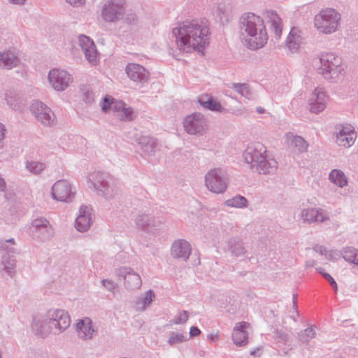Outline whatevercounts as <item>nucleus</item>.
Wrapping results in <instances>:
<instances>
[{"label":"nucleus","instance_id":"nucleus-33","mask_svg":"<svg viewBox=\"0 0 358 358\" xmlns=\"http://www.w3.org/2000/svg\"><path fill=\"white\" fill-rule=\"evenodd\" d=\"M224 204L229 207L243 208L248 205L247 199L241 195H236L224 201Z\"/></svg>","mask_w":358,"mask_h":358},{"label":"nucleus","instance_id":"nucleus-32","mask_svg":"<svg viewBox=\"0 0 358 358\" xmlns=\"http://www.w3.org/2000/svg\"><path fill=\"white\" fill-rule=\"evenodd\" d=\"M298 29L292 28L287 38V45L291 50H296L299 45L300 36L298 34Z\"/></svg>","mask_w":358,"mask_h":358},{"label":"nucleus","instance_id":"nucleus-23","mask_svg":"<svg viewBox=\"0 0 358 358\" xmlns=\"http://www.w3.org/2000/svg\"><path fill=\"white\" fill-rule=\"evenodd\" d=\"M142 151L147 155H152L155 152L156 140L150 136H141L137 140Z\"/></svg>","mask_w":358,"mask_h":358},{"label":"nucleus","instance_id":"nucleus-28","mask_svg":"<svg viewBox=\"0 0 358 358\" xmlns=\"http://www.w3.org/2000/svg\"><path fill=\"white\" fill-rule=\"evenodd\" d=\"M199 103L205 108L212 111L221 112L223 110L220 102L216 101L213 97L203 95L199 98Z\"/></svg>","mask_w":358,"mask_h":358},{"label":"nucleus","instance_id":"nucleus-39","mask_svg":"<svg viewBox=\"0 0 358 358\" xmlns=\"http://www.w3.org/2000/svg\"><path fill=\"white\" fill-rule=\"evenodd\" d=\"M121 20H123L128 24L135 25L138 23V18L136 13L132 10H125L123 19Z\"/></svg>","mask_w":358,"mask_h":358},{"label":"nucleus","instance_id":"nucleus-6","mask_svg":"<svg viewBox=\"0 0 358 358\" xmlns=\"http://www.w3.org/2000/svg\"><path fill=\"white\" fill-rule=\"evenodd\" d=\"M127 7L126 0H106L101 8V17L105 22H117L123 19Z\"/></svg>","mask_w":358,"mask_h":358},{"label":"nucleus","instance_id":"nucleus-19","mask_svg":"<svg viewBox=\"0 0 358 358\" xmlns=\"http://www.w3.org/2000/svg\"><path fill=\"white\" fill-rule=\"evenodd\" d=\"M225 252H229L231 257H238L246 253L243 241L238 237L229 238L226 243Z\"/></svg>","mask_w":358,"mask_h":358},{"label":"nucleus","instance_id":"nucleus-1","mask_svg":"<svg viewBox=\"0 0 358 358\" xmlns=\"http://www.w3.org/2000/svg\"><path fill=\"white\" fill-rule=\"evenodd\" d=\"M178 49L180 52H189L192 50L202 52L209 43V22L207 20L185 21L173 29Z\"/></svg>","mask_w":358,"mask_h":358},{"label":"nucleus","instance_id":"nucleus-15","mask_svg":"<svg viewBox=\"0 0 358 358\" xmlns=\"http://www.w3.org/2000/svg\"><path fill=\"white\" fill-rule=\"evenodd\" d=\"M125 71L130 80L139 83L147 82L150 75L149 72L144 66L135 63L128 64L126 66Z\"/></svg>","mask_w":358,"mask_h":358},{"label":"nucleus","instance_id":"nucleus-26","mask_svg":"<svg viewBox=\"0 0 358 358\" xmlns=\"http://www.w3.org/2000/svg\"><path fill=\"white\" fill-rule=\"evenodd\" d=\"M125 103L122 101H115L113 98L109 96L104 97L102 104V110L104 112L108 110H112L114 112H121Z\"/></svg>","mask_w":358,"mask_h":358},{"label":"nucleus","instance_id":"nucleus-52","mask_svg":"<svg viewBox=\"0 0 358 358\" xmlns=\"http://www.w3.org/2000/svg\"><path fill=\"white\" fill-rule=\"evenodd\" d=\"M201 331L200 329L196 327H192L190 328V331H189V336L190 337H194V336H199L200 334H201Z\"/></svg>","mask_w":358,"mask_h":358},{"label":"nucleus","instance_id":"nucleus-48","mask_svg":"<svg viewBox=\"0 0 358 358\" xmlns=\"http://www.w3.org/2000/svg\"><path fill=\"white\" fill-rule=\"evenodd\" d=\"M323 277L329 282L334 291L337 292L338 286L334 279L329 273L323 274Z\"/></svg>","mask_w":358,"mask_h":358},{"label":"nucleus","instance_id":"nucleus-47","mask_svg":"<svg viewBox=\"0 0 358 358\" xmlns=\"http://www.w3.org/2000/svg\"><path fill=\"white\" fill-rule=\"evenodd\" d=\"M91 66H96L97 64L96 58L97 57L98 52L96 49V45L94 42L91 39Z\"/></svg>","mask_w":358,"mask_h":358},{"label":"nucleus","instance_id":"nucleus-64","mask_svg":"<svg viewBox=\"0 0 358 358\" xmlns=\"http://www.w3.org/2000/svg\"><path fill=\"white\" fill-rule=\"evenodd\" d=\"M90 329H91V338H92V333L95 331V330L93 329V327L91 326L90 327Z\"/></svg>","mask_w":358,"mask_h":358},{"label":"nucleus","instance_id":"nucleus-61","mask_svg":"<svg viewBox=\"0 0 358 358\" xmlns=\"http://www.w3.org/2000/svg\"><path fill=\"white\" fill-rule=\"evenodd\" d=\"M13 3L22 4L25 0H10Z\"/></svg>","mask_w":358,"mask_h":358},{"label":"nucleus","instance_id":"nucleus-49","mask_svg":"<svg viewBox=\"0 0 358 358\" xmlns=\"http://www.w3.org/2000/svg\"><path fill=\"white\" fill-rule=\"evenodd\" d=\"M351 133H355L351 127H343L337 134H342V136H350Z\"/></svg>","mask_w":358,"mask_h":358},{"label":"nucleus","instance_id":"nucleus-37","mask_svg":"<svg viewBox=\"0 0 358 358\" xmlns=\"http://www.w3.org/2000/svg\"><path fill=\"white\" fill-rule=\"evenodd\" d=\"M187 340V339L186 336H185L182 334L171 331L169 333L167 342L170 345L173 346L176 344L184 343Z\"/></svg>","mask_w":358,"mask_h":358},{"label":"nucleus","instance_id":"nucleus-13","mask_svg":"<svg viewBox=\"0 0 358 358\" xmlns=\"http://www.w3.org/2000/svg\"><path fill=\"white\" fill-rule=\"evenodd\" d=\"M31 110L36 118L43 124L50 125L54 121L53 113L42 102L34 101L31 104Z\"/></svg>","mask_w":358,"mask_h":358},{"label":"nucleus","instance_id":"nucleus-36","mask_svg":"<svg viewBox=\"0 0 358 358\" xmlns=\"http://www.w3.org/2000/svg\"><path fill=\"white\" fill-rule=\"evenodd\" d=\"M315 335L316 332L313 327H308L298 334L300 341L303 343H308Z\"/></svg>","mask_w":358,"mask_h":358},{"label":"nucleus","instance_id":"nucleus-51","mask_svg":"<svg viewBox=\"0 0 358 358\" xmlns=\"http://www.w3.org/2000/svg\"><path fill=\"white\" fill-rule=\"evenodd\" d=\"M313 250L322 255H327V250L324 246L316 245L314 246Z\"/></svg>","mask_w":358,"mask_h":358},{"label":"nucleus","instance_id":"nucleus-17","mask_svg":"<svg viewBox=\"0 0 358 358\" xmlns=\"http://www.w3.org/2000/svg\"><path fill=\"white\" fill-rule=\"evenodd\" d=\"M327 96L322 90L315 89L309 100L310 112L317 114L326 108Z\"/></svg>","mask_w":358,"mask_h":358},{"label":"nucleus","instance_id":"nucleus-53","mask_svg":"<svg viewBox=\"0 0 358 358\" xmlns=\"http://www.w3.org/2000/svg\"><path fill=\"white\" fill-rule=\"evenodd\" d=\"M80 92L82 93V95H83V99L84 101H87L88 99V93H89V90H88V87L87 86H85L83 87H82L80 89Z\"/></svg>","mask_w":358,"mask_h":358},{"label":"nucleus","instance_id":"nucleus-29","mask_svg":"<svg viewBox=\"0 0 358 358\" xmlns=\"http://www.w3.org/2000/svg\"><path fill=\"white\" fill-rule=\"evenodd\" d=\"M329 178L331 182L340 187H343L348 184L347 178L344 173L341 170H332L329 173Z\"/></svg>","mask_w":358,"mask_h":358},{"label":"nucleus","instance_id":"nucleus-16","mask_svg":"<svg viewBox=\"0 0 358 358\" xmlns=\"http://www.w3.org/2000/svg\"><path fill=\"white\" fill-rule=\"evenodd\" d=\"M192 248L189 242L184 239L175 241L171 248V255L174 259L187 261L191 254Z\"/></svg>","mask_w":358,"mask_h":358},{"label":"nucleus","instance_id":"nucleus-7","mask_svg":"<svg viewBox=\"0 0 358 358\" xmlns=\"http://www.w3.org/2000/svg\"><path fill=\"white\" fill-rule=\"evenodd\" d=\"M340 15L332 8L322 10L315 17V26L324 34L334 32L338 27Z\"/></svg>","mask_w":358,"mask_h":358},{"label":"nucleus","instance_id":"nucleus-45","mask_svg":"<svg viewBox=\"0 0 358 358\" xmlns=\"http://www.w3.org/2000/svg\"><path fill=\"white\" fill-rule=\"evenodd\" d=\"M32 227L36 230L41 229V228H48V222L45 219H36L32 222Z\"/></svg>","mask_w":358,"mask_h":358},{"label":"nucleus","instance_id":"nucleus-60","mask_svg":"<svg viewBox=\"0 0 358 358\" xmlns=\"http://www.w3.org/2000/svg\"><path fill=\"white\" fill-rule=\"evenodd\" d=\"M257 112L259 114H262V113H264L265 112V109L264 108H262V107H257Z\"/></svg>","mask_w":358,"mask_h":358},{"label":"nucleus","instance_id":"nucleus-63","mask_svg":"<svg viewBox=\"0 0 358 358\" xmlns=\"http://www.w3.org/2000/svg\"><path fill=\"white\" fill-rule=\"evenodd\" d=\"M217 338V336H215L213 334L209 335V339H210L211 341H215Z\"/></svg>","mask_w":358,"mask_h":358},{"label":"nucleus","instance_id":"nucleus-59","mask_svg":"<svg viewBox=\"0 0 358 358\" xmlns=\"http://www.w3.org/2000/svg\"><path fill=\"white\" fill-rule=\"evenodd\" d=\"M5 187V182L3 179L0 177V190H3Z\"/></svg>","mask_w":358,"mask_h":358},{"label":"nucleus","instance_id":"nucleus-18","mask_svg":"<svg viewBox=\"0 0 358 358\" xmlns=\"http://www.w3.org/2000/svg\"><path fill=\"white\" fill-rule=\"evenodd\" d=\"M135 222L137 228L142 231H148L152 228L159 227L162 224L159 220L144 213L137 215Z\"/></svg>","mask_w":358,"mask_h":358},{"label":"nucleus","instance_id":"nucleus-2","mask_svg":"<svg viewBox=\"0 0 358 358\" xmlns=\"http://www.w3.org/2000/svg\"><path fill=\"white\" fill-rule=\"evenodd\" d=\"M240 29L248 37L249 48L257 50L262 48L268 41V35L263 20L252 13H244L240 17Z\"/></svg>","mask_w":358,"mask_h":358},{"label":"nucleus","instance_id":"nucleus-25","mask_svg":"<svg viewBox=\"0 0 358 358\" xmlns=\"http://www.w3.org/2000/svg\"><path fill=\"white\" fill-rule=\"evenodd\" d=\"M53 324L57 325L61 330L66 329L71 322L70 317L66 312L62 310H56L54 313Z\"/></svg>","mask_w":358,"mask_h":358},{"label":"nucleus","instance_id":"nucleus-54","mask_svg":"<svg viewBox=\"0 0 358 358\" xmlns=\"http://www.w3.org/2000/svg\"><path fill=\"white\" fill-rule=\"evenodd\" d=\"M297 294H293V308L295 310L297 315H299V312H298V310H297Z\"/></svg>","mask_w":358,"mask_h":358},{"label":"nucleus","instance_id":"nucleus-41","mask_svg":"<svg viewBox=\"0 0 358 358\" xmlns=\"http://www.w3.org/2000/svg\"><path fill=\"white\" fill-rule=\"evenodd\" d=\"M89 43H90V38L84 35H82L79 37V43L81 47V48L85 52V56L87 58L88 57V51H89Z\"/></svg>","mask_w":358,"mask_h":358},{"label":"nucleus","instance_id":"nucleus-57","mask_svg":"<svg viewBox=\"0 0 358 358\" xmlns=\"http://www.w3.org/2000/svg\"><path fill=\"white\" fill-rule=\"evenodd\" d=\"M315 265V260H308L306 263V266L307 267H313Z\"/></svg>","mask_w":358,"mask_h":358},{"label":"nucleus","instance_id":"nucleus-55","mask_svg":"<svg viewBox=\"0 0 358 358\" xmlns=\"http://www.w3.org/2000/svg\"><path fill=\"white\" fill-rule=\"evenodd\" d=\"M217 12L218 15L220 16V17L222 18L221 15L224 13V6L223 5H219V6L217 7Z\"/></svg>","mask_w":358,"mask_h":358},{"label":"nucleus","instance_id":"nucleus-30","mask_svg":"<svg viewBox=\"0 0 358 358\" xmlns=\"http://www.w3.org/2000/svg\"><path fill=\"white\" fill-rule=\"evenodd\" d=\"M17 60L15 55L10 52L0 53V67L4 69H10L15 66Z\"/></svg>","mask_w":358,"mask_h":358},{"label":"nucleus","instance_id":"nucleus-5","mask_svg":"<svg viewBox=\"0 0 358 358\" xmlns=\"http://www.w3.org/2000/svg\"><path fill=\"white\" fill-rule=\"evenodd\" d=\"M91 183L97 194L104 196L108 200L115 198L119 194V189L108 173L97 172L94 173L93 181H91Z\"/></svg>","mask_w":358,"mask_h":358},{"label":"nucleus","instance_id":"nucleus-43","mask_svg":"<svg viewBox=\"0 0 358 358\" xmlns=\"http://www.w3.org/2000/svg\"><path fill=\"white\" fill-rule=\"evenodd\" d=\"M120 119L122 120L131 121L133 119V109L130 107H124L122 110Z\"/></svg>","mask_w":358,"mask_h":358},{"label":"nucleus","instance_id":"nucleus-8","mask_svg":"<svg viewBox=\"0 0 358 358\" xmlns=\"http://www.w3.org/2000/svg\"><path fill=\"white\" fill-rule=\"evenodd\" d=\"M205 183L207 188L212 192L216 194L224 192L227 187L225 171L220 168L210 170L205 176Z\"/></svg>","mask_w":358,"mask_h":358},{"label":"nucleus","instance_id":"nucleus-12","mask_svg":"<svg viewBox=\"0 0 358 358\" xmlns=\"http://www.w3.org/2000/svg\"><path fill=\"white\" fill-rule=\"evenodd\" d=\"M48 80L51 86L57 91L64 90L71 82L70 74L57 69L50 71Z\"/></svg>","mask_w":358,"mask_h":358},{"label":"nucleus","instance_id":"nucleus-62","mask_svg":"<svg viewBox=\"0 0 358 358\" xmlns=\"http://www.w3.org/2000/svg\"><path fill=\"white\" fill-rule=\"evenodd\" d=\"M316 270L318 271V273H320V274H322L323 275V274L326 273L325 272H324V268H322V267H318L316 268Z\"/></svg>","mask_w":358,"mask_h":358},{"label":"nucleus","instance_id":"nucleus-24","mask_svg":"<svg viewBox=\"0 0 358 358\" xmlns=\"http://www.w3.org/2000/svg\"><path fill=\"white\" fill-rule=\"evenodd\" d=\"M155 298L152 290L147 291L144 294L138 297L135 303V308L138 311H144L149 306Z\"/></svg>","mask_w":358,"mask_h":358},{"label":"nucleus","instance_id":"nucleus-9","mask_svg":"<svg viewBox=\"0 0 358 358\" xmlns=\"http://www.w3.org/2000/svg\"><path fill=\"white\" fill-rule=\"evenodd\" d=\"M185 131L190 135H202L208 129L206 118L200 113L187 115L183 121Z\"/></svg>","mask_w":358,"mask_h":358},{"label":"nucleus","instance_id":"nucleus-3","mask_svg":"<svg viewBox=\"0 0 358 358\" xmlns=\"http://www.w3.org/2000/svg\"><path fill=\"white\" fill-rule=\"evenodd\" d=\"M266 148L257 142L248 146L243 154L245 163L250 164V169L260 174H273L278 169V162L273 158H267Z\"/></svg>","mask_w":358,"mask_h":358},{"label":"nucleus","instance_id":"nucleus-10","mask_svg":"<svg viewBox=\"0 0 358 358\" xmlns=\"http://www.w3.org/2000/svg\"><path fill=\"white\" fill-rule=\"evenodd\" d=\"M115 275L120 280H124V285L128 290L139 289L142 285L140 275L131 268L122 266L115 269Z\"/></svg>","mask_w":358,"mask_h":358},{"label":"nucleus","instance_id":"nucleus-22","mask_svg":"<svg viewBox=\"0 0 358 358\" xmlns=\"http://www.w3.org/2000/svg\"><path fill=\"white\" fill-rule=\"evenodd\" d=\"M264 15L268 23H271V29L274 31L276 37H280L282 33V22L278 14L272 10H266L264 12Z\"/></svg>","mask_w":358,"mask_h":358},{"label":"nucleus","instance_id":"nucleus-50","mask_svg":"<svg viewBox=\"0 0 358 358\" xmlns=\"http://www.w3.org/2000/svg\"><path fill=\"white\" fill-rule=\"evenodd\" d=\"M73 6H81L85 4V0H65Z\"/></svg>","mask_w":358,"mask_h":358},{"label":"nucleus","instance_id":"nucleus-11","mask_svg":"<svg viewBox=\"0 0 358 358\" xmlns=\"http://www.w3.org/2000/svg\"><path fill=\"white\" fill-rule=\"evenodd\" d=\"M74 194L71 185L65 180L57 181L52 187V198L59 201H69Z\"/></svg>","mask_w":358,"mask_h":358},{"label":"nucleus","instance_id":"nucleus-34","mask_svg":"<svg viewBox=\"0 0 358 358\" xmlns=\"http://www.w3.org/2000/svg\"><path fill=\"white\" fill-rule=\"evenodd\" d=\"M342 256L345 261L358 265V250L352 247L345 248L342 251Z\"/></svg>","mask_w":358,"mask_h":358},{"label":"nucleus","instance_id":"nucleus-44","mask_svg":"<svg viewBox=\"0 0 358 358\" xmlns=\"http://www.w3.org/2000/svg\"><path fill=\"white\" fill-rule=\"evenodd\" d=\"M189 315L187 311L182 310L180 313L178 317L172 320V323L175 324H184L188 320Z\"/></svg>","mask_w":358,"mask_h":358},{"label":"nucleus","instance_id":"nucleus-31","mask_svg":"<svg viewBox=\"0 0 358 358\" xmlns=\"http://www.w3.org/2000/svg\"><path fill=\"white\" fill-rule=\"evenodd\" d=\"M287 140H290L292 145H294L299 152H306L308 148L306 141L299 136H294L292 134H287Z\"/></svg>","mask_w":358,"mask_h":358},{"label":"nucleus","instance_id":"nucleus-58","mask_svg":"<svg viewBox=\"0 0 358 358\" xmlns=\"http://www.w3.org/2000/svg\"><path fill=\"white\" fill-rule=\"evenodd\" d=\"M259 350V348H257L255 350H251L250 352V355L251 356H254V357H259V355H258Z\"/></svg>","mask_w":358,"mask_h":358},{"label":"nucleus","instance_id":"nucleus-35","mask_svg":"<svg viewBox=\"0 0 358 358\" xmlns=\"http://www.w3.org/2000/svg\"><path fill=\"white\" fill-rule=\"evenodd\" d=\"M355 137V133H351L350 136H342V134H336V143L339 146L348 148L353 145Z\"/></svg>","mask_w":358,"mask_h":358},{"label":"nucleus","instance_id":"nucleus-20","mask_svg":"<svg viewBox=\"0 0 358 358\" xmlns=\"http://www.w3.org/2000/svg\"><path fill=\"white\" fill-rule=\"evenodd\" d=\"M249 326L246 322H238L236 324L233 333L232 339L235 345L243 346L248 343V333L245 331Z\"/></svg>","mask_w":358,"mask_h":358},{"label":"nucleus","instance_id":"nucleus-14","mask_svg":"<svg viewBox=\"0 0 358 358\" xmlns=\"http://www.w3.org/2000/svg\"><path fill=\"white\" fill-rule=\"evenodd\" d=\"M301 218L304 222H323L329 220V213L322 208H304L302 209L300 214Z\"/></svg>","mask_w":358,"mask_h":358},{"label":"nucleus","instance_id":"nucleus-27","mask_svg":"<svg viewBox=\"0 0 358 358\" xmlns=\"http://www.w3.org/2000/svg\"><path fill=\"white\" fill-rule=\"evenodd\" d=\"M231 88L248 100H253L255 99L254 92L247 83H232Z\"/></svg>","mask_w":358,"mask_h":358},{"label":"nucleus","instance_id":"nucleus-38","mask_svg":"<svg viewBox=\"0 0 358 358\" xmlns=\"http://www.w3.org/2000/svg\"><path fill=\"white\" fill-rule=\"evenodd\" d=\"M76 331L80 338L86 339L90 332L89 323L86 324L84 320H79L76 324Z\"/></svg>","mask_w":358,"mask_h":358},{"label":"nucleus","instance_id":"nucleus-56","mask_svg":"<svg viewBox=\"0 0 358 358\" xmlns=\"http://www.w3.org/2000/svg\"><path fill=\"white\" fill-rule=\"evenodd\" d=\"M4 127L3 125L0 124V141H1L4 138Z\"/></svg>","mask_w":358,"mask_h":358},{"label":"nucleus","instance_id":"nucleus-46","mask_svg":"<svg viewBox=\"0 0 358 358\" xmlns=\"http://www.w3.org/2000/svg\"><path fill=\"white\" fill-rule=\"evenodd\" d=\"M273 338L278 342L285 343L288 340V334L280 330H276L274 331Z\"/></svg>","mask_w":358,"mask_h":358},{"label":"nucleus","instance_id":"nucleus-4","mask_svg":"<svg viewBox=\"0 0 358 358\" xmlns=\"http://www.w3.org/2000/svg\"><path fill=\"white\" fill-rule=\"evenodd\" d=\"M320 61L321 66L319 69V73L324 78L336 80L339 76L343 75L344 67L342 65V59L334 53L327 52L321 54Z\"/></svg>","mask_w":358,"mask_h":358},{"label":"nucleus","instance_id":"nucleus-42","mask_svg":"<svg viewBox=\"0 0 358 358\" xmlns=\"http://www.w3.org/2000/svg\"><path fill=\"white\" fill-rule=\"evenodd\" d=\"M101 284L108 291L113 294L117 288V285L111 280L103 279L101 280Z\"/></svg>","mask_w":358,"mask_h":358},{"label":"nucleus","instance_id":"nucleus-40","mask_svg":"<svg viewBox=\"0 0 358 358\" xmlns=\"http://www.w3.org/2000/svg\"><path fill=\"white\" fill-rule=\"evenodd\" d=\"M27 169L34 173H38L44 169V165L42 163L36 162H30L27 163Z\"/></svg>","mask_w":358,"mask_h":358},{"label":"nucleus","instance_id":"nucleus-21","mask_svg":"<svg viewBox=\"0 0 358 358\" xmlns=\"http://www.w3.org/2000/svg\"><path fill=\"white\" fill-rule=\"evenodd\" d=\"M75 227L80 232L87 231L90 227V210L87 206H82L75 222Z\"/></svg>","mask_w":358,"mask_h":358}]
</instances>
